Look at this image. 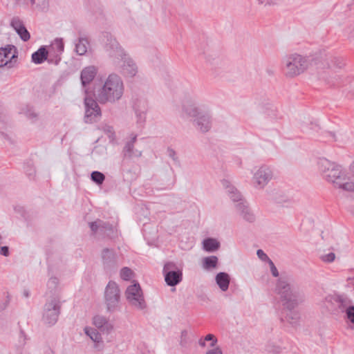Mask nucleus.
Returning a JSON list of instances; mask_svg holds the SVG:
<instances>
[{
	"mask_svg": "<svg viewBox=\"0 0 354 354\" xmlns=\"http://www.w3.org/2000/svg\"><path fill=\"white\" fill-rule=\"evenodd\" d=\"M274 291L279 296L283 306L289 310L286 317L287 322L294 327L297 326L300 314L298 311L292 310L304 301V295L292 287L289 279L283 276L277 280Z\"/></svg>",
	"mask_w": 354,
	"mask_h": 354,
	"instance_id": "1",
	"label": "nucleus"
},
{
	"mask_svg": "<svg viewBox=\"0 0 354 354\" xmlns=\"http://www.w3.org/2000/svg\"><path fill=\"white\" fill-rule=\"evenodd\" d=\"M124 91V86L121 77L115 73H111L106 77L103 85L96 91L95 95L100 104H113L122 98Z\"/></svg>",
	"mask_w": 354,
	"mask_h": 354,
	"instance_id": "2",
	"label": "nucleus"
},
{
	"mask_svg": "<svg viewBox=\"0 0 354 354\" xmlns=\"http://www.w3.org/2000/svg\"><path fill=\"white\" fill-rule=\"evenodd\" d=\"M105 45V50L109 55L113 58L115 64L122 62L121 73L126 77H133L138 73V67L136 63L127 56L124 50L119 45L118 42L113 38L107 39Z\"/></svg>",
	"mask_w": 354,
	"mask_h": 354,
	"instance_id": "3",
	"label": "nucleus"
},
{
	"mask_svg": "<svg viewBox=\"0 0 354 354\" xmlns=\"http://www.w3.org/2000/svg\"><path fill=\"white\" fill-rule=\"evenodd\" d=\"M309 57L297 53L284 55L281 59V70L286 78H294L304 73L309 67Z\"/></svg>",
	"mask_w": 354,
	"mask_h": 354,
	"instance_id": "4",
	"label": "nucleus"
},
{
	"mask_svg": "<svg viewBox=\"0 0 354 354\" xmlns=\"http://www.w3.org/2000/svg\"><path fill=\"white\" fill-rule=\"evenodd\" d=\"M318 165L324 178L335 187L341 183V180L345 176L341 166L326 158L319 159Z\"/></svg>",
	"mask_w": 354,
	"mask_h": 354,
	"instance_id": "5",
	"label": "nucleus"
},
{
	"mask_svg": "<svg viewBox=\"0 0 354 354\" xmlns=\"http://www.w3.org/2000/svg\"><path fill=\"white\" fill-rule=\"evenodd\" d=\"M104 301L108 312L113 313L120 309V290L115 281H110L106 285Z\"/></svg>",
	"mask_w": 354,
	"mask_h": 354,
	"instance_id": "6",
	"label": "nucleus"
},
{
	"mask_svg": "<svg viewBox=\"0 0 354 354\" xmlns=\"http://www.w3.org/2000/svg\"><path fill=\"white\" fill-rule=\"evenodd\" d=\"M61 301L58 297H53L44 306L43 320L45 324L54 325L60 313Z\"/></svg>",
	"mask_w": 354,
	"mask_h": 354,
	"instance_id": "7",
	"label": "nucleus"
},
{
	"mask_svg": "<svg viewBox=\"0 0 354 354\" xmlns=\"http://www.w3.org/2000/svg\"><path fill=\"white\" fill-rule=\"evenodd\" d=\"M125 295L128 302L135 308L138 310L146 308L147 304L138 283L129 286L126 290Z\"/></svg>",
	"mask_w": 354,
	"mask_h": 354,
	"instance_id": "8",
	"label": "nucleus"
},
{
	"mask_svg": "<svg viewBox=\"0 0 354 354\" xmlns=\"http://www.w3.org/2000/svg\"><path fill=\"white\" fill-rule=\"evenodd\" d=\"M162 272L166 283L169 286H175L183 280V271L172 261L167 262L163 267Z\"/></svg>",
	"mask_w": 354,
	"mask_h": 354,
	"instance_id": "9",
	"label": "nucleus"
},
{
	"mask_svg": "<svg viewBox=\"0 0 354 354\" xmlns=\"http://www.w3.org/2000/svg\"><path fill=\"white\" fill-rule=\"evenodd\" d=\"M96 100L89 96L84 97V121L86 123L95 122L101 116V109Z\"/></svg>",
	"mask_w": 354,
	"mask_h": 354,
	"instance_id": "10",
	"label": "nucleus"
},
{
	"mask_svg": "<svg viewBox=\"0 0 354 354\" xmlns=\"http://www.w3.org/2000/svg\"><path fill=\"white\" fill-rule=\"evenodd\" d=\"M64 50V44L62 38H56L48 46V62L57 65L61 59V55Z\"/></svg>",
	"mask_w": 354,
	"mask_h": 354,
	"instance_id": "11",
	"label": "nucleus"
},
{
	"mask_svg": "<svg viewBox=\"0 0 354 354\" xmlns=\"http://www.w3.org/2000/svg\"><path fill=\"white\" fill-rule=\"evenodd\" d=\"M137 141V135L132 133L130 139L125 141L122 148L121 156L122 157V164L126 160H131L134 158L142 156V151L135 149V143Z\"/></svg>",
	"mask_w": 354,
	"mask_h": 354,
	"instance_id": "12",
	"label": "nucleus"
},
{
	"mask_svg": "<svg viewBox=\"0 0 354 354\" xmlns=\"http://www.w3.org/2000/svg\"><path fill=\"white\" fill-rule=\"evenodd\" d=\"M272 177L271 169L267 166H261L254 174L253 184L257 188H263Z\"/></svg>",
	"mask_w": 354,
	"mask_h": 354,
	"instance_id": "13",
	"label": "nucleus"
},
{
	"mask_svg": "<svg viewBox=\"0 0 354 354\" xmlns=\"http://www.w3.org/2000/svg\"><path fill=\"white\" fill-rule=\"evenodd\" d=\"M12 50L16 53V48L11 45L0 48V67L7 66L8 64H9V68L13 66L12 60L17 59V56L15 53L11 55Z\"/></svg>",
	"mask_w": 354,
	"mask_h": 354,
	"instance_id": "14",
	"label": "nucleus"
},
{
	"mask_svg": "<svg viewBox=\"0 0 354 354\" xmlns=\"http://www.w3.org/2000/svg\"><path fill=\"white\" fill-rule=\"evenodd\" d=\"M89 227L94 234L100 233L104 235L109 236L113 232V227L111 224L100 219L89 223Z\"/></svg>",
	"mask_w": 354,
	"mask_h": 354,
	"instance_id": "15",
	"label": "nucleus"
},
{
	"mask_svg": "<svg viewBox=\"0 0 354 354\" xmlns=\"http://www.w3.org/2000/svg\"><path fill=\"white\" fill-rule=\"evenodd\" d=\"M102 259L105 270H109L117 267V256L113 250L104 248L102 252Z\"/></svg>",
	"mask_w": 354,
	"mask_h": 354,
	"instance_id": "16",
	"label": "nucleus"
},
{
	"mask_svg": "<svg viewBox=\"0 0 354 354\" xmlns=\"http://www.w3.org/2000/svg\"><path fill=\"white\" fill-rule=\"evenodd\" d=\"M330 302L342 313H346L352 306L351 300L345 295L335 294L331 296Z\"/></svg>",
	"mask_w": 354,
	"mask_h": 354,
	"instance_id": "17",
	"label": "nucleus"
},
{
	"mask_svg": "<svg viewBox=\"0 0 354 354\" xmlns=\"http://www.w3.org/2000/svg\"><path fill=\"white\" fill-rule=\"evenodd\" d=\"M235 207L239 214L243 218V220L249 223H253L255 221V215L249 207L246 201L236 203Z\"/></svg>",
	"mask_w": 354,
	"mask_h": 354,
	"instance_id": "18",
	"label": "nucleus"
},
{
	"mask_svg": "<svg viewBox=\"0 0 354 354\" xmlns=\"http://www.w3.org/2000/svg\"><path fill=\"white\" fill-rule=\"evenodd\" d=\"M11 26L19 35L21 40L27 41L30 39V35L23 21L19 17H13L10 22Z\"/></svg>",
	"mask_w": 354,
	"mask_h": 354,
	"instance_id": "19",
	"label": "nucleus"
},
{
	"mask_svg": "<svg viewBox=\"0 0 354 354\" xmlns=\"http://www.w3.org/2000/svg\"><path fill=\"white\" fill-rule=\"evenodd\" d=\"M97 73V68L94 66H88L81 71L80 79L82 84L85 86L89 84L95 78Z\"/></svg>",
	"mask_w": 354,
	"mask_h": 354,
	"instance_id": "20",
	"label": "nucleus"
},
{
	"mask_svg": "<svg viewBox=\"0 0 354 354\" xmlns=\"http://www.w3.org/2000/svg\"><path fill=\"white\" fill-rule=\"evenodd\" d=\"M194 122L197 129L203 133H206L211 129V118L207 113H201Z\"/></svg>",
	"mask_w": 354,
	"mask_h": 354,
	"instance_id": "21",
	"label": "nucleus"
},
{
	"mask_svg": "<svg viewBox=\"0 0 354 354\" xmlns=\"http://www.w3.org/2000/svg\"><path fill=\"white\" fill-rule=\"evenodd\" d=\"M93 324L102 332L109 333L113 329V325L102 315H96L93 319Z\"/></svg>",
	"mask_w": 354,
	"mask_h": 354,
	"instance_id": "22",
	"label": "nucleus"
},
{
	"mask_svg": "<svg viewBox=\"0 0 354 354\" xmlns=\"http://www.w3.org/2000/svg\"><path fill=\"white\" fill-rule=\"evenodd\" d=\"M223 185L225 187L226 192L232 201L236 202L237 203L245 202V201L243 199L241 193L234 186L230 185L228 181L224 180Z\"/></svg>",
	"mask_w": 354,
	"mask_h": 354,
	"instance_id": "23",
	"label": "nucleus"
},
{
	"mask_svg": "<svg viewBox=\"0 0 354 354\" xmlns=\"http://www.w3.org/2000/svg\"><path fill=\"white\" fill-rule=\"evenodd\" d=\"M48 51L46 46L40 47L37 51L33 53L31 56L32 62L35 64H39L44 61H48Z\"/></svg>",
	"mask_w": 354,
	"mask_h": 354,
	"instance_id": "24",
	"label": "nucleus"
},
{
	"mask_svg": "<svg viewBox=\"0 0 354 354\" xmlns=\"http://www.w3.org/2000/svg\"><path fill=\"white\" fill-rule=\"evenodd\" d=\"M216 281L221 290L226 291L229 288L230 276L226 272H221L216 274Z\"/></svg>",
	"mask_w": 354,
	"mask_h": 354,
	"instance_id": "25",
	"label": "nucleus"
},
{
	"mask_svg": "<svg viewBox=\"0 0 354 354\" xmlns=\"http://www.w3.org/2000/svg\"><path fill=\"white\" fill-rule=\"evenodd\" d=\"M89 43L86 38L81 37L75 42V52L79 55H84L87 52Z\"/></svg>",
	"mask_w": 354,
	"mask_h": 354,
	"instance_id": "26",
	"label": "nucleus"
},
{
	"mask_svg": "<svg viewBox=\"0 0 354 354\" xmlns=\"http://www.w3.org/2000/svg\"><path fill=\"white\" fill-rule=\"evenodd\" d=\"M203 249L207 252H214L220 247V243L215 239L207 238L203 242Z\"/></svg>",
	"mask_w": 354,
	"mask_h": 354,
	"instance_id": "27",
	"label": "nucleus"
},
{
	"mask_svg": "<svg viewBox=\"0 0 354 354\" xmlns=\"http://www.w3.org/2000/svg\"><path fill=\"white\" fill-rule=\"evenodd\" d=\"M218 264V258L216 256L205 257L203 259V267L205 270L215 268Z\"/></svg>",
	"mask_w": 354,
	"mask_h": 354,
	"instance_id": "28",
	"label": "nucleus"
},
{
	"mask_svg": "<svg viewBox=\"0 0 354 354\" xmlns=\"http://www.w3.org/2000/svg\"><path fill=\"white\" fill-rule=\"evenodd\" d=\"M183 110L187 115L196 118L201 113L198 111V109L194 106V104H192L184 105Z\"/></svg>",
	"mask_w": 354,
	"mask_h": 354,
	"instance_id": "29",
	"label": "nucleus"
},
{
	"mask_svg": "<svg viewBox=\"0 0 354 354\" xmlns=\"http://www.w3.org/2000/svg\"><path fill=\"white\" fill-rule=\"evenodd\" d=\"M84 331L93 342L98 343L102 341L101 335L95 329L86 327Z\"/></svg>",
	"mask_w": 354,
	"mask_h": 354,
	"instance_id": "30",
	"label": "nucleus"
},
{
	"mask_svg": "<svg viewBox=\"0 0 354 354\" xmlns=\"http://www.w3.org/2000/svg\"><path fill=\"white\" fill-rule=\"evenodd\" d=\"M346 175L341 180V183L337 185V187L348 192H354V183L346 182Z\"/></svg>",
	"mask_w": 354,
	"mask_h": 354,
	"instance_id": "31",
	"label": "nucleus"
},
{
	"mask_svg": "<svg viewBox=\"0 0 354 354\" xmlns=\"http://www.w3.org/2000/svg\"><path fill=\"white\" fill-rule=\"evenodd\" d=\"M91 180L97 185H102L105 179V176L100 171H94L91 174Z\"/></svg>",
	"mask_w": 354,
	"mask_h": 354,
	"instance_id": "32",
	"label": "nucleus"
},
{
	"mask_svg": "<svg viewBox=\"0 0 354 354\" xmlns=\"http://www.w3.org/2000/svg\"><path fill=\"white\" fill-rule=\"evenodd\" d=\"M31 6H35V7L39 10H46L48 6V0H31Z\"/></svg>",
	"mask_w": 354,
	"mask_h": 354,
	"instance_id": "33",
	"label": "nucleus"
},
{
	"mask_svg": "<svg viewBox=\"0 0 354 354\" xmlns=\"http://www.w3.org/2000/svg\"><path fill=\"white\" fill-rule=\"evenodd\" d=\"M133 276V271L128 267H124L120 270V277L125 281H129Z\"/></svg>",
	"mask_w": 354,
	"mask_h": 354,
	"instance_id": "34",
	"label": "nucleus"
},
{
	"mask_svg": "<svg viewBox=\"0 0 354 354\" xmlns=\"http://www.w3.org/2000/svg\"><path fill=\"white\" fill-rule=\"evenodd\" d=\"M331 64L329 65L330 68H341L344 66V62L340 57H333L331 59Z\"/></svg>",
	"mask_w": 354,
	"mask_h": 354,
	"instance_id": "35",
	"label": "nucleus"
},
{
	"mask_svg": "<svg viewBox=\"0 0 354 354\" xmlns=\"http://www.w3.org/2000/svg\"><path fill=\"white\" fill-rule=\"evenodd\" d=\"M320 259L325 263H331L334 261L335 259V254L334 252H330L326 254H323L320 257Z\"/></svg>",
	"mask_w": 354,
	"mask_h": 354,
	"instance_id": "36",
	"label": "nucleus"
},
{
	"mask_svg": "<svg viewBox=\"0 0 354 354\" xmlns=\"http://www.w3.org/2000/svg\"><path fill=\"white\" fill-rule=\"evenodd\" d=\"M259 4L265 3L266 6H274L278 5L281 0H257Z\"/></svg>",
	"mask_w": 354,
	"mask_h": 354,
	"instance_id": "37",
	"label": "nucleus"
},
{
	"mask_svg": "<svg viewBox=\"0 0 354 354\" xmlns=\"http://www.w3.org/2000/svg\"><path fill=\"white\" fill-rule=\"evenodd\" d=\"M135 109H136V113L137 117L138 118V121L140 123L143 122L145 119V112H146L145 107H144V109L142 111H139L138 109H137L136 107H135Z\"/></svg>",
	"mask_w": 354,
	"mask_h": 354,
	"instance_id": "38",
	"label": "nucleus"
},
{
	"mask_svg": "<svg viewBox=\"0 0 354 354\" xmlns=\"http://www.w3.org/2000/svg\"><path fill=\"white\" fill-rule=\"evenodd\" d=\"M59 279L54 277L49 279L48 281V286L49 288H55L58 285Z\"/></svg>",
	"mask_w": 354,
	"mask_h": 354,
	"instance_id": "39",
	"label": "nucleus"
},
{
	"mask_svg": "<svg viewBox=\"0 0 354 354\" xmlns=\"http://www.w3.org/2000/svg\"><path fill=\"white\" fill-rule=\"evenodd\" d=\"M167 155L170 157L174 162H178V156H176V153L174 149L169 147L167 149Z\"/></svg>",
	"mask_w": 354,
	"mask_h": 354,
	"instance_id": "40",
	"label": "nucleus"
},
{
	"mask_svg": "<svg viewBox=\"0 0 354 354\" xmlns=\"http://www.w3.org/2000/svg\"><path fill=\"white\" fill-rule=\"evenodd\" d=\"M346 314L350 322L354 324V306L349 308L348 310L346 312Z\"/></svg>",
	"mask_w": 354,
	"mask_h": 354,
	"instance_id": "41",
	"label": "nucleus"
},
{
	"mask_svg": "<svg viewBox=\"0 0 354 354\" xmlns=\"http://www.w3.org/2000/svg\"><path fill=\"white\" fill-rule=\"evenodd\" d=\"M205 340L206 341H211L210 346H214L217 343V339L215 337V336L212 334H208L205 337Z\"/></svg>",
	"mask_w": 354,
	"mask_h": 354,
	"instance_id": "42",
	"label": "nucleus"
},
{
	"mask_svg": "<svg viewBox=\"0 0 354 354\" xmlns=\"http://www.w3.org/2000/svg\"><path fill=\"white\" fill-rule=\"evenodd\" d=\"M257 257L263 261H267L269 260L268 256L261 249L257 252Z\"/></svg>",
	"mask_w": 354,
	"mask_h": 354,
	"instance_id": "43",
	"label": "nucleus"
},
{
	"mask_svg": "<svg viewBox=\"0 0 354 354\" xmlns=\"http://www.w3.org/2000/svg\"><path fill=\"white\" fill-rule=\"evenodd\" d=\"M206 354H223L221 349L219 347H216L213 349L208 351Z\"/></svg>",
	"mask_w": 354,
	"mask_h": 354,
	"instance_id": "44",
	"label": "nucleus"
},
{
	"mask_svg": "<svg viewBox=\"0 0 354 354\" xmlns=\"http://www.w3.org/2000/svg\"><path fill=\"white\" fill-rule=\"evenodd\" d=\"M0 253L4 257H8L9 255V248L7 246H2L0 248Z\"/></svg>",
	"mask_w": 354,
	"mask_h": 354,
	"instance_id": "45",
	"label": "nucleus"
},
{
	"mask_svg": "<svg viewBox=\"0 0 354 354\" xmlns=\"http://www.w3.org/2000/svg\"><path fill=\"white\" fill-rule=\"evenodd\" d=\"M270 271H271V273H272V276L274 277H277L279 276V271H278V270H277L276 266L270 268Z\"/></svg>",
	"mask_w": 354,
	"mask_h": 354,
	"instance_id": "46",
	"label": "nucleus"
},
{
	"mask_svg": "<svg viewBox=\"0 0 354 354\" xmlns=\"http://www.w3.org/2000/svg\"><path fill=\"white\" fill-rule=\"evenodd\" d=\"M18 4L30 3L31 4V0H15Z\"/></svg>",
	"mask_w": 354,
	"mask_h": 354,
	"instance_id": "47",
	"label": "nucleus"
},
{
	"mask_svg": "<svg viewBox=\"0 0 354 354\" xmlns=\"http://www.w3.org/2000/svg\"><path fill=\"white\" fill-rule=\"evenodd\" d=\"M198 344L201 347H205L206 346L205 339H200Z\"/></svg>",
	"mask_w": 354,
	"mask_h": 354,
	"instance_id": "48",
	"label": "nucleus"
},
{
	"mask_svg": "<svg viewBox=\"0 0 354 354\" xmlns=\"http://www.w3.org/2000/svg\"><path fill=\"white\" fill-rule=\"evenodd\" d=\"M266 262H268V263L269 264L270 268H272L275 266L274 263L270 259H269V260H268Z\"/></svg>",
	"mask_w": 354,
	"mask_h": 354,
	"instance_id": "49",
	"label": "nucleus"
},
{
	"mask_svg": "<svg viewBox=\"0 0 354 354\" xmlns=\"http://www.w3.org/2000/svg\"><path fill=\"white\" fill-rule=\"evenodd\" d=\"M23 295L25 297H29V291L26 289H25L23 292Z\"/></svg>",
	"mask_w": 354,
	"mask_h": 354,
	"instance_id": "50",
	"label": "nucleus"
},
{
	"mask_svg": "<svg viewBox=\"0 0 354 354\" xmlns=\"http://www.w3.org/2000/svg\"><path fill=\"white\" fill-rule=\"evenodd\" d=\"M350 169L354 176V161L351 165Z\"/></svg>",
	"mask_w": 354,
	"mask_h": 354,
	"instance_id": "51",
	"label": "nucleus"
},
{
	"mask_svg": "<svg viewBox=\"0 0 354 354\" xmlns=\"http://www.w3.org/2000/svg\"><path fill=\"white\" fill-rule=\"evenodd\" d=\"M187 332L186 330H183L181 332V337H182V338L183 337H185L187 336Z\"/></svg>",
	"mask_w": 354,
	"mask_h": 354,
	"instance_id": "52",
	"label": "nucleus"
},
{
	"mask_svg": "<svg viewBox=\"0 0 354 354\" xmlns=\"http://www.w3.org/2000/svg\"><path fill=\"white\" fill-rule=\"evenodd\" d=\"M273 352H274L275 353H279L280 352V348L279 347H277L274 351Z\"/></svg>",
	"mask_w": 354,
	"mask_h": 354,
	"instance_id": "53",
	"label": "nucleus"
},
{
	"mask_svg": "<svg viewBox=\"0 0 354 354\" xmlns=\"http://www.w3.org/2000/svg\"><path fill=\"white\" fill-rule=\"evenodd\" d=\"M6 297H7V301H6V302H7V303H9V302H10V295H9V294H8V293H7V296H6Z\"/></svg>",
	"mask_w": 354,
	"mask_h": 354,
	"instance_id": "54",
	"label": "nucleus"
},
{
	"mask_svg": "<svg viewBox=\"0 0 354 354\" xmlns=\"http://www.w3.org/2000/svg\"><path fill=\"white\" fill-rule=\"evenodd\" d=\"M351 212L354 216V209H351Z\"/></svg>",
	"mask_w": 354,
	"mask_h": 354,
	"instance_id": "55",
	"label": "nucleus"
},
{
	"mask_svg": "<svg viewBox=\"0 0 354 354\" xmlns=\"http://www.w3.org/2000/svg\"><path fill=\"white\" fill-rule=\"evenodd\" d=\"M328 82L330 83V81H328ZM331 84L334 85V84H335V82L334 81H331Z\"/></svg>",
	"mask_w": 354,
	"mask_h": 354,
	"instance_id": "56",
	"label": "nucleus"
}]
</instances>
